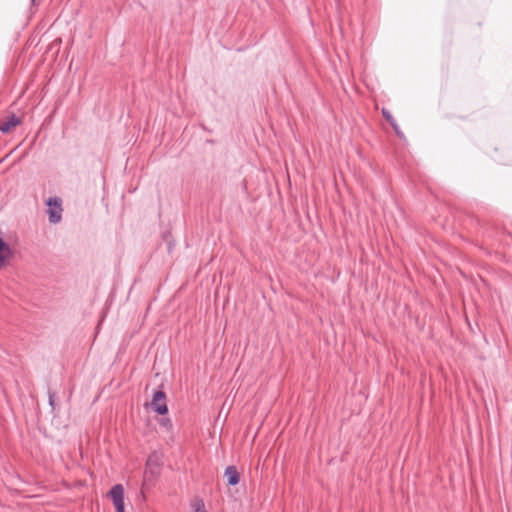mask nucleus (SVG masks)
<instances>
[{
  "mask_svg": "<svg viewBox=\"0 0 512 512\" xmlns=\"http://www.w3.org/2000/svg\"><path fill=\"white\" fill-rule=\"evenodd\" d=\"M12 255L13 252L10 245L0 237V269L8 263Z\"/></svg>",
  "mask_w": 512,
  "mask_h": 512,
  "instance_id": "obj_6",
  "label": "nucleus"
},
{
  "mask_svg": "<svg viewBox=\"0 0 512 512\" xmlns=\"http://www.w3.org/2000/svg\"><path fill=\"white\" fill-rule=\"evenodd\" d=\"M382 115H383V117L387 120V122H389V124L393 127V129H394L395 133H396L397 135L401 136L402 134H401V132L399 131V127H398V125H397V123H396V120H395V119H394V117L391 115V113H390L387 109L383 108V109H382Z\"/></svg>",
  "mask_w": 512,
  "mask_h": 512,
  "instance_id": "obj_8",
  "label": "nucleus"
},
{
  "mask_svg": "<svg viewBox=\"0 0 512 512\" xmlns=\"http://www.w3.org/2000/svg\"><path fill=\"white\" fill-rule=\"evenodd\" d=\"M151 407L152 410L159 415H165L168 413L165 392H163L162 390H158L153 394Z\"/></svg>",
  "mask_w": 512,
  "mask_h": 512,
  "instance_id": "obj_2",
  "label": "nucleus"
},
{
  "mask_svg": "<svg viewBox=\"0 0 512 512\" xmlns=\"http://www.w3.org/2000/svg\"><path fill=\"white\" fill-rule=\"evenodd\" d=\"M48 206L47 213L49 215L50 223L56 224L62 218V202L58 197H51L46 202Z\"/></svg>",
  "mask_w": 512,
  "mask_h": 512,
  "instance_id": "obj_1",
  "label": "nucleus"
},
{
  "mask_svg": "<svg viewBox=\"0 0 512 512\" xmlns=\"http://www.w3.org/2000/svg\"><path fill=\"white\" fill-rule=\"evenodd\" d=\"M20 124L21 119L14 113H11L0 121V131L2 133H8L12 128L17 127Z\"/></svg>",
  "mask_w": 512,
  "mask_h": 512,
  "instance_id": "obj_5",
  "label": "nucleus"
},
{
  "mask_svg": "<svg viewBox=\"0 0 512 512\" xmlns=\"http://www.w3.org/2000/svg\"><path fill=\"white\" fill-rule=\"evenodd\" d=\"M32 2H34L35 0H31Z\"/></svg>",
  "mask_w": 512,
  "mask_h": 512,
  "instance_id": "obj_12",
  "label": "nucleus"
},
{
  "mask_svg": "<svg viewBox=\"0 0 512 512\" xmlns=\"http://www.w3.org/2000/svg\"><path fill=\"white\" fill-rule=\"evenodd\" d=\"M193 512H207L205 510L204 502L201 499H197L192 503Z\"/></svg>",
  "mask_w": 512,
  "mask_h": 512,
  "instance_id": "obj_9",
  "label": "nucleus"
},
{
  "mask_svg": "<svg viewBox=\"0 0 512 512\" xmlns=\"http://www.w3.org/2000/svg\"><path fill=\"white\" fill-rule=\"evenodd\" d=\"M109 496L114 504L116 512H124V488L121 484L114 485Z\"/></svg>",
  "mask_w": 512,
  "mask_h": 512,
  "instance_id": "obj_3",
  "label": "nucleus"
},
{
  "mask_svg": "<svg viewBox=\"0 0 512 512\" xmlns=\"http://www.w3.org/2000/svg\"><path fill=\"white\" fill-rule=\"evenodd\" d=\"M161 465V457L157 452H152L146 461V469H145V476L148 475V473H151V475H154L158 473L159 468Z\"/></svg>",
  "mask_w": 512,
  "mask_h": 512,
  "instance_id": "obj_4",
  "label": "nucleus"
},
{
  "mask_svg": "<svg viewBox=\"0 0 512 512\" xmlns=\"http://www.w3.org/2000/svg\"><path fill=\"white\" fill-rule=\"evenodd\" d=\"M225 476L227 477V482L230 486H235L239 483L240 481V475L236 469L235 466H228L226 469H225Z\"/></svg>",
  "mask_w": 512,
  "mask_h": 512,
  "instance_id": "obj_7",
  "label": "nucleus"
},
{
  "mask_svg": "<svg viewBox=\"0 0 512 512\" xmlns=\"http://www.w3.org/2000/svg\"><path fill=\"white\" fill-rule=\"evenodd\" d=\"M49 405L54 409V394H49Z\"/></svg>",
  "mask_w": 512,
  "mask_h": 512,
  "instance_id": "obj_11",
  "label": "nucleus"
},
{
  "mask_svg": "<svg viewBox=\"0 0 512 512\" xmlns=\"http://www.w3.org/2000/svg\"><path fill=\"white\" fill-rule=\"evenodd\" d=\"M160 424H161L162 426H165V427H171V426H172L171 421H170V419H169V418L162 419V420L160 421Z\"/></svg>",
  "mask_w": 512,
  "mask_h": 512,
  "instance_id": "obj_10",
  "label": "nucleus"
}]
</instances>
